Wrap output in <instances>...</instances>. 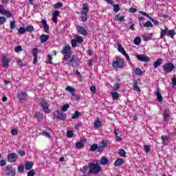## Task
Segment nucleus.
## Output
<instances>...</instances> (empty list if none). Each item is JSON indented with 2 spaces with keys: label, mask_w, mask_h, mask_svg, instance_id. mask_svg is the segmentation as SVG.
<instances>
[{
  "label": "nucleus",
  "mask_w": 176,
  "mask_h": 176,
  "mask_svg": "<svg viewBox=\"0 0 176 176\" xmlns=\"http://www.w3.org/2000/svg\"><path fill=\"white\" fill-rule=\"evenodd\" d=\"M80 171L83 174L82 176L97 175L102 171V168L97 163L90 162L88 165H85Z\"/></svg>",
  "instance_id": "f257e3e1"
},
{
  "label": "nucleus",
  "mask_w": 176,
  "mask_h": 176,
  "mask_svg": "<svg viewBox=\"0 0 176 176\" xmlns=\"http://www.w3.org/2000/svg\"><path fill=\"white\" fill-rule=\"evenodd\" d=\"M112 67L116 69H122L124 68V59L120 58V56H116L115 60H113L111 63Z\"/></svg>",
  "instance_id": "f03ea898"
},
{
  "label": "nucleus",
  "mask_w": 176,
  "mask_h": 176,
  "mask_svg": "<svg viewBox=\"0 0 176 176\" xmlns=\"http://www.w3.org/2000/svg\"><path fill=\"white\" fill-rule=\"evenodd\" d=\"M90 11V9L89 8V4L87 3H85L82 5V8L80 14V18H81V21L82 23H86L87 21V13Z\"/></svg>",
  "instance_id": "7ed1b4c3"
},
{
  "label": "nucleus",
  "mask_w": 176,
  "mask_h": 176,
  "mask_svg": "<svg viewBox=\"0 0 176 176\" xmlns=\"http://www.w3.org/2000/svg\"><path fill=\"white\" fill-rule=\"evenodd\" d=\"M61 53L63 55L64 60H69V58H71V56H72V50L71 49V46L69 45L65 46Z\"/></svg>",
  "instance_id": "20e7f679"
},
{
  "label": "nucleus",
  "mask_w": 176,
  "mask_h": 176,
  "mask_svg": "<svg viewBox=\"0 0 176 176\" xmlns=\"http://www.w3.org/2000/svg\"><path fill=\"white\" fill-rule=\"evenodd\" d=\"M40 105L41 107H43V111L45 113H50V109L49 107H50V104L47 103L46 100L45 98H40Z\"/></svg>",
  "instance_id": "39448f33"
},
{
  "label": "nucleus",
  "mask_w": 176,
  "mask_h": 176,
  "mask_svg": "<svg viewBox=\"0 0 176 176\" xmlns=\"http://www.w3.org/2000/svg\"><path fill=\"white\" fill-rule=\"evenodd\" d=\"M53 116L56 120H65L67 119V114L58 110L54 111Z\"/></svg>",
  "instance_id": "423d86ee"
},
{
  "label": "nucleus",
  "mask_w": 176,
  "mask_h": 176,
  "mask_svg": "<svg viewBox=\"0 0 176 176\" xmlns=\"http://www.w3.org/2000/svg\"><path fill=\"white\" fill-rule=\"evenodd\" d=\"M67 61V64H71L72 67H78L79 65V58L78 57V55H72Z\"/></svg>",
  "instance_id": "0eeeda50"
},
{
  "label": "nucleus",
  "mask_w": 176,
  "mask_h": 176,
  "mask_svg": "<svg viewBox=\"0 0 176 176\" xmlns=\"http://www.w3.org/2000/svg\"><path fill=\"white\" fill-rule=\"evenodd\" d=\"M164 72H166V74H170V72H173L174 71L175 66L172 63H168L162 66Z\"/></svg>",
  "instance_id": "6e6552de"
},
{
  "label": "nucleus",
  "mask_w": 176,
  "mask_h": 176,
  "mask_svg": "<svg viewBox=\"0 0 176 176\" xmlns=\"http://www.w3.org/2000/svg\"><path fill=\"white\" fill-rule=\"evenodd\" d=\"M6 175L7 176H16V168H13V166L8 165L6 167L5 169Z\"/></svg>",
  "instance_id": "1a4fd4ad"
},
{
  "label": "nucleus",
  "mask_w": 176,
  "mask_h": 176,
  "mask_svg": "<svg viewBox=\"0 0 176 176\" xmlns=\"http://www.w3.org/2000/svg\"><path fill=\"white\" fill-rule=\"evenodd\" d=\"M18 158L19 155H17V153H10L8 155L7 157L8 163H16Z\"/></svg>",
  "instance_id": "9d476101"
},
{
  "label": "nucleus",
  "mask_w": 176,
  "mask_h": 176,
  "mask_svg": "<svg viewBox=\"0 0 176 176\" xmlns=\"http://www.w3.org/2000/svg\"><path fill=\"white\" fill-rule=\"evenodd\" d=\"M139 13H140V14H142V16H145V17H147V19H149V20H151L152 21V23H153V24H155V25H159V24L160 23V22L155 19H153L151 17V16H149V14L144 11H139Z\"/></svg>",
  "instance_id": "9b49d317"
},
{
  "label": "nucleus",
  "mask_w": 176,
  "mask_h": 176,
  "mask_svg": "<svg viewBox=\"0 0 176 176\" xmlns=\"http://www.w3.org/2000/svg\"><path fill=\"white\" fill-rule=\"evenodd\" d=\"M136 58H138V61H142L143 63H148V61H151V58L144 54L136 55Z\"/></svg>",
  "instance_id": "f8f14e48"
},
{
  "label": "nucleus",
  "mask_w": 176,
  "mask_h": 176,
  "mask_svg": "<svg viewBox=\"0 0 176 176\" xmlns=\"http://www.w3.org/2000/svg\"><path fill=\"white\" fill-rule=\"evenodd\" d=\"M140 85H141V80L140 78L133 80V90H135V91H141Z\"/></svg>",
  "instance_id": "ddd939ff"
},
{
  "label": "nucleus",
  "mask_w": 176,
  "mask_h": 176,
  "mask_svg": "<svg viewBox=\"0 0 176 176\" xmlns=\"http://www.w3.org/2000/svg\"><path fill=\"white\" fill-rule=\"evenodd\" d=\"M76 30L78 31V32H79V34H80L81 35H83V36H87L88 35V32L87 30H86V29H85V28H83V26H80V25H77L76 26Z\"/></svg>",
  "instance_id": "4468645a"
},
{
  "label": "nucleus",
  "mask_w": 176,
  "mask_h": 176,
  "mask_svg": "<svg viewBox=\"0 0 176 176\" xmlns=\"http://www.w3.org/2000/svg\"><path fill=\"white\" fill-rule=\"evenodd\" d=\"M9 63H10V59H6V55L5 54L2 56V65L4 68H8L9 67Z\"/></svg>",
  "instance_id": "2eb2a0df"
},
{
  "label": "nucleus",
  "mask_w": 176,
  "mask_h": 176,
  "mask_svg": "<svg viewBox=\"0 0 176 176\" xmlns=\"http://www.w3.org/2000/svg\"><path fill=\"white\" fill-rule=\"evenodd\" d=\"M41 24L43 25L45 32H46V34H49V30H50V28L49 27L47 21H46V19H43L41 21Z\"/></svg>",
  "instance_id": "dca6fc26"
},
{
  "label": "nucleus",
  "mask_w": 176,
  "mask_h": 176,
  "mask_svg": "<svg viewBox=\"0 0 176 176\" xmlns=\"http://www.w3.org/2000/svg\"><path fill=\"white\" fill-rule=\"evenodd\" d=\"M58 16H60V11L54 10L52 12V21L56 24L57 21H58Z\"/></svg>",
  "instance_id": "f3484780"
},
{
  "label": "nucleus",
  "mask_w": 176,
  "mask_h": 176,
  "mask_svg": "<svg viewBox=\"0 0 176 176\" xmlns=\"http://www.w3.org/2000/svg\"><path fill=\"white\" fill-rule=\"evenodd\" d=\"M32 53L34 56L33 64L35 65L38 63V49L33 48Z\"/></svg>",
  "instance_id": "a211bd4d"
},
{
  "label": "nucleus",
  "mask_w": 176,
  "mask_h": 176,
  "mask_svg": "<svg viewBox=\"0 0 176 176\" xmlns=\"http://www.w3.org/2000/svg\"><path fill=\"white\" fill-rule=\"evenodd\" d=\"M168 32V28H167V26H165L164 29L161 28L160 36V39H163V38H164L166 35L167 36Z\"/></svg>",
  "instance_id": "6ab92c4d"
},
{
  "label": "nucleus",
  "mask_w": 176,
  "mask_h": 176,
  "mask_svg": "<svg viewBox=\"0 0 176 176\" xmlns=\"http://www.w3.org/2000/svg\"><path fill=\"white\" fill-rule=\"evenodd\" d=\"M163 116H164V122L168 121V119H170V109H165L164 111Z\"/></svg>",
  "instance_id": "aec40b11"
},
{
  "label": "nucleus",
  "mask_w": 176,
  "mask_h": 176,
  "mask_svg": "<svg viewBox=\"0 0 176 176\" xmlns=\"http://www.w3.org/2000/svg\"><path fill=\"white\" fill-rule=\"evenodd\" d=\"M161 140H162V144H164V145H168V144L170 142L169 137H168L167 135H162L161 136Z\"/></svg>",
  "instance_id": "412c9836"
},
{
  "label": "nucleus",
  "mask_w": 176,
  "mask_h": 176,
  "mask_svg": "<svg viewBox=\"0 0 176 176\" xmlns=\"http://www.w3.org/2000/svg\"><path fill=\"white\" fill-rule=\"evenodd\" d=\"M34 117L36 118L38 122H42V120H43V113L41 111H36Z\"/></svg>",
  "instance_id": "4be33fe9"
},
{
  "label": "nucleus",
  "mask_w": 176,
  "mask_h": 176,
  "mask_svg": "<svg viewBox=\"0 0 176 176\" xmlns=\"http://www.w3.org/2000/svg\"><path fill=\"white\" fill-rule=\"evenodd\" d=\"M108 163H109V160H108L107 157H102V158H100V164L102 166H107Z\"/></svg>",
  "instance_id": "5701e85b"
},
{
  "label": "nucleus",
  "mask_w": 176,
  "mask_h": 176,
  "mask_svg": "<svg viewBox=\"0 0 176 176\" xmlns=\"http://www.w3.org/2000/svg\"><path fill=\"white\" fill-rule=\"evenodd\" d=\"M32 167H34V162H27L25 164V170H31V168H32Z\"/></svg>",
  "instance_id": "b1692460"
},
{
  "label": "nucleus",
  "mask_w": 176,
  "mask_h": 176,
  "mask_svg": "<svg viewBox=\"0 0 176 176\" xmlns=\"http://www.w3.org/2000/svg\"><path fill=\"white\" fill-rule=\"evenodd\" d=\"M49 38H50L49 35L42 34L40 36V41L41 43H45V42H47V40L49 39Z\"/></svg>",
  "instance_id": "393cba45"
},
{
  "label": "nucleus",
  "mask_w": 176,
  "mask_h": 176,
  "mask_svg": "<svg viewBox=\"0 0 176 176\" xmlns=\"http://www.w3.org/2000/svg\"><path fill=\"white\" fill-rule=\"evenodd\" d=\"M65 90L66 91H69V93H71L72 96H73L74 94L76 93V90L74 87H72L71 86L66 87Z\"/></svg>",
  "instance_id": "a878e982"
},
{
  "label": "nucleus",
  "mask_w": 176,
  "mask_h": 176,
  "mask_svg": "<svg viewBox=\"0 0 176 176\" xmlns=\"http://www.w3.org/2000/svg\"><path fill=\"white\" fill-rule=\"evenodd\" d=\"M123 163H124V160L122 158H120L116 160L114 162V166H116V167H119V166H122Z\"/></svg>",
  "instance_id": "bb28decb"
},
{
  "label": "nucleus",
  "mask_w": 176,
  "mask_h": 176,
  "mask_svg": "<svg viewBox=\"0 0 176 176\" xmlns=\"http://www.w3.org/2000/svg\"><path fill=\"white\" fill-rule=\"evenodd\" d=\"M1 14H5L8 19H10L13 16L12 12L9 10H4Z\"/></svg>",
  "instance_id": "cd10ccee"
},
{
  "label": "nucleus",
  "mask_w": 176,
  "mask_h": 176,
  "mask_svg": "<svg viewBox=\"0 0 176 176\" xmlns=\"http://www.w3.org/2000/svg\"><path fill=\"white\" fill-rule=\"evenodd\" d=\"M174 35H175V30H168L166 36H170L172 39H174Z\"/></svg>",
  "instance_id": "c85d7f7f"
},
{
  "label": "nucleus",
  "mask_w": 176,
  "mask_h": 176,
  "mask_svg": "<svg viewBox=\"0 0 176 176\" xmlns=\"http://www.w3.org/2000/svg\"><path fill=\"white\" fill-rule=\"evenodd\" d=\"M27 98V93L25 92H21L18 94V98L19 100H25V98Z\"/></svg>",
  "instance_id": "c756f323"
},
{
  "label": "nucleus",
  "mask_w": 176,
  "mask_h": 176,
  "mask_svg": "<svg viewBox=\"0 0 176 176\" xmlns=\"http://www.w3.org/2000/svg\"><path fill=\"white\" fill-rule=\"evenodd\" d=\"M124 16H121L120 13H118L117 15H116L115 19L117 21H124Z\"/></svg>",
  "instance_id": "7c9ffc66"
},
{
  "label": "nucleus",
  "mask_w": 176,
  "mask_h": 176,
  "mask_svg": "<svg viewBox=\"0 0 176 176\" xmlns=\"http://www.w3.org/2000/svg\"><path fill=\"white\" fill-rule=\"evenodd\" d=\"M117 46H118L117 49L120 53H122V54H124L126 52V50H124V47H122V44L118 43Z\"/></svg>",
  "instance_id": "2f4dec72"
},
{
  "label": "nucleus",
  "mask_w": 176,
  "mask_h": 176,
  "mask_svg": "<svg viewBox=\"0 0 176 176\" xmlns=\"http://www.w3.org/2000/svg\"><path fill=\"white\" fill-rule=\"evenodd\" d=\"M163 63V59L162 58H159L158 60H157L153 65L155 68H157V67H160V65H162V63Z\"/></svg>",
  "instance_id": "473e14b6"
},
{
  "label": "nucleus",
  "mask_w": 176,
  "mask_h": 176,
  "mask_svg": "<svg viewBox=\"0 0 176 176\" xmlns=\"http://www.w3.org/2000/svg\"><path fill=\"white\" fill-rule=\"evenodd\" d=\"M97 149H98V144H93L89 148L90 152H96Z\"/></svg>",
  "instance_id": "72a5a7b5"
},
{
  "label": "nucleus",
  "mask_w": 176,
  "mask_h": 176,
  "mask_svg": "<svg viewBox=\"0 0 176 176\" xmlns=\"http://www.w3.org/2000/svg\"><path fill=\"white\" fill-rule=\"evenodd\" d=\"M155 96H157L159 102H162V101H163V96H162V94H160L159 90H157V92H155Z\"/></svg>",
  "instance_id": "f704fd0d"
},
{
  "label": "nucleus",
  "mask_w": 176,
  "mask_h": 176,
  "mask_svg": "<svg viewBox=\"0 0 176 176\" xmlns=\"http://www.w3.org/2000/svg\"><path fill=\"white\" fill-rule=\"evenodd\" d=\"M111 96L113 100H119V93L118 92H111Z\"/></svg>",
  "instance_id": "c9c22d12"
},
{
  "label": "nucleus",
  "mask_w": 176,
  "mask_h": 176,
  "mask_svg": "<svg viewBox=\"0 0 176 176\" xmlns=\"http://www.w3.org/2000/svg\"><path fill=\"white\" fill-rule=\"evenodd\" d=\"M25 30L27 32H32L35 30V28H34L32 25H29L26 26Z\"/></svg>",
  "instance_id": "e433bc0d"
},
{
  "label": "nucleus",
  "mask_w": 176,
  "mask_h": 176,
  "mask_svg": "<svg viewBox=\"0 0 176 176\" xmlns=\"http://www.w3.org/2000/svg\"><path fill=\"white\" fill-rule=\"evenodd\" d=\"M25 32H26V30H25V28H24V27H21L18 30L19 35H24V34H25Z\"/></svg>",
  "instance_id": "4c0bfd02"
},
{
  "label": "nucleus",
  "mask_w": 176,
  "mask_h": 176,
  "mask_svg": "<svg viewBox=\"0 0 176 176\" xmlns=\"http://www.w3.org/2000/svg\"><path fill=\"white\" fill-rule=\"evenodd\" d=\"M79 116H80V113L79 111H75L72 116V119H78Z\"/></svg>",
  "instance_id": "58836bf2"
},
{
  "label": "nucleus",
  "mask_w": 176,
  "mask_h": 176,
  "mask_svg": "<svg viewBox=\"0 0 176 176\" xmlns=\"http://www.w3.org/2000/svg\"><path fill=\"white\" fill-rule=\"evenodd\" d=\"M134 45H138L141 43V37L137 36L133 40Z\"/></svg>",
  "instance_id": "ea45409f"
},
{
  "label": "nucleus",
  "mask_w": 176,
  "mask_h": 176,
  "mask_svg": "<svg viewBox=\"0 0 176 176\" xmlns=\"http://www.w3.org/2000/svg\"><path fill=\"white\" fill-rule=\"evenodd\" d=\"M76 148L78 149H82V148H85V144H83L82 142H78L76 144Z\"/></svg>",
  "instance_id": "a19ab883"
},
{
  "label": "nucleus",
  "mask_w": 176,
  "mask_h": 176,
  "mask_svg": "<svg viewBox=\"0 0 176 176\" xmlns=\"http://www.w3.org/2000/svg\"><path fill=\"white\" fill-rule=\"evenodd\" d=\"M118 155L121 157H126V151L124 149L121 148L119 150Z\"/></svg>",
  "instance_id": "79ce46f5"
},
{
  "label": "nucleus",
  "mask_w": 176,
  "mask_h": 176,
  "mask_svg": "<svg viewBox=\"0 0 176 176\" xmlns=\"http://www.w3.org/2000/svg\"><path fill=\"white\" fill-rule=\"evenodd\" d=\"M101 121L100 120H96L94 122V127L95 129H100V127H101Z\"/></svg>",
  "instance_id": "37998d69"
},
{
  "label": "nucleus",
  "mask_w": 176,
  "mask_h": 176,
  "mask_svg": "<svg viewBox=\"0 0 176 176\" xmlns=\"http://www.w3.org/2000/svg\"><path fill=\"white\" fill-rule=\"evenodd\" d=\"M135 74L138 76H141V75H142V70H141V69H140V68H135Z\"/></svg>",
  "instance_id": "c03bdc74"
},
{
  "label": "nucleus",
  "mask_w": 176,
  "mask_h": 176,
  "mask_svg": "<svg viewBox=\"0 0 176 176\" xmlns=\"http://www.w3.org/2000/svg\"><path fill=\"white\" fill-rule=\"evenodd\" d=\"M68 108H69V104H66L61 107L62 112H67L68 111Z\"/></svg>",
  "instance_id": "a18cd8bd"
},
{
  "label": "nucleus",
  "mask_w": 176,
  "mask_h": 176,
  "mask_svg": "<svg viewBox=\"0 0 176 176\" xmlns=\"http://www.w3.org/2000/svg\"><path fill=\"white\" fill-rule=\"evenodd\" d=\"M143 27H145L146 28H149V27H153V25L152 24V22L148 21L143 25Z\"/></svg>",
  "instance_id": "49530a36"
},
{
  "label": "nucleus",
  "mask_w": 176,
  "mask_h": 176,
  "mask_svg": "<svg viewBox=\"0 0 176 176\" xmlns=\"http://www.w3.org/2000/svg\"><path fill=\"white\" fill-rule=\"evenodd\" d=\"M10 30H15L16 28V21H12L10 22Z\"/></svg>",
  "instance_id": "de8ad7c7"
},
{
  "label": "nucleus",
  "mask_w": 176,
  "mask_h": 176,
  "mask_svg": "<svg viewBox=\"0 0 176 176\" xmlns=\"http://www.w3.org/2000/svg\"><path fill=\"white\" fill-rule=\"evenodd\" d=\"M76 101H80L82 96L80 95H76L75 93L72 95Z\"/></svg>",
  "instance_id": "09e8293b"
},
{
  "label": "nucleus",
  "mask_w": 176,
  "mask_h": 176,
  "mask_svg": "<svg viewBox=\"0 0 176 176\" xmlns=\"http://www.w3.org/2000/svg\"><path fill=\"white\" fill-rule=\"evenodd\" d=\"M67 138H72L74 137V132L71 130L67 131Z\"/></svg>",
  "instance_id": "8fccbe9b"
},
{
  "label": "nucleus",
  "mask_w": 176,
  "mask_h": 176,
  "mask_svg": "<svg viewBox=\"0 0 176 176\" xmlns=\"http://www.w3.org/2000/svg\"><path fill=\"white\" fill-rule=\"evenodd\" d=\"M63 6V3L58 2L54 5V9H60Z\"/></svg>",
  "instance_id": "3c124183"
},
{
  "label": "nucleus",
  "mask_w": 176,
  "mask_h": 176,
  "mask_svg": "<svg viewBox=\"0 0 176 176\" xmlns=\"http://www.w3.org/2000/svg\"><path fill=\"white\" fill-rule=\"evenodd\" d=\"M52 60H53V57H52V55L48 54L47 55V60H46V64H52Z\"/></svg>",
  "instance_id": "603ef678"
},
{
  "label": "nucleus",
  "mask_w": 176,
  "mask_h": 176,
  "mask_svg": "<svg viewBox=\"0 0 176 176\" xmlns=\"http://www.w3.org/2000/svg\"><path fill=\"white\" fill-rule=\"evenodd\" d=\"M144 152H146V153H149V152H151V146L144 145Z\"/></svg>",
  "instance_id": "864d4df0"
},
{
  "label": "nucleus",
  "mask_w": 176,
  "mask_h": 176,
  "mask_svg": "<svg viewBox=\"0 0 176 176\" xmlns=\"http://www.w3.org/2000/svg\"><path fill=\"white\" fill-rule=\"evenodd\" d=\"M119 10H120V7L119 6L118 4H116L113 6V11L116 13H118V12H119Z\"/></svg>",
  "instance_id": "5fc2aeb1"
},
{
  "label": "nucleus",
  "mask_w": 176,
  "mask_h": 176,
  "mask_svg": "<svg viewBox=\"0 0 176 176\" xmlns=\"http://www.w3.org/2000/svg\"><path fill=\"white\" fill-rule=\"evenodd\" d=\"M22 51H23V47H21V45H18L14 49V52L15 53H19V52H22Z\"/></svg>",
  "instance_id": "6e6d98bb"
},
{
  "label": "nucleus",
  "mask_w": 176,
  "mask_h": 176,
  "mask_svg": "<svg viewBox=\"0 0 176 176\" xmlns=\"http://www.w3.org/2000/svg\"><path fill=\"white\" fill-rule=\"evenodd\" d=\"M18 173H24V165L21 164L18 166Z\"/></svg>",
  "instance_id": "4d7b16f0"
},
{
  "label": "nucleus",
  "mask_w": 176,
  "mask_h": 176,
  "mask_svg": "<svg viewBox=\"0 0 176 176\" xmlns=\"http://www.w3.org/2000/svg\"><path fill=\"white\" fill-rule=\"evenodd\" d=\"M76 41H77L78 43H83V38L80 36H78L76 37Z\"/></svg>",
  "instance_id": "13d9d810"
},
{
  "label": "nucleus",
  "mask_w": 176,
  "mask_h": 176,
  "mask_svg": "<svg viewBox=\"0 0 176 176\" xmlns=\"http://www.w3.org/2000/svg\"><path fill=\"white\" fill-rule=\"evenodd\" d=\"M6 22V18L5 16H0V25L5 24Z\"/></svg>",
  "instance_id": "bf43d9fd"
},
{
  "label": "nucleus",
  "mask_w": 176,
  "mask_h": 176,
  "mask_svg": "<svg viewBox=\"0 0 176 176\" xmlns=\"http://www.w3.org/2000/svg\"><path fill=\"white\" fill-rule=\"evenodd\" d=\"M78 46V41L76 39L72 40V47H76Z\"/></svg>",
  "instance_id": "052dcab7"
},
{
  "label": "nucleus",
  "mask_w": 176,
  "mask_h": 176,
  "mask_svg": "<svg viewBox=\"0 0 176 176\" xmlns=\"http://www.w3.org/2000/svg\"><path fill=\"white\" fill-rule=\"evenodd\" d=\"M42 135L44 137H46L47 138H50V133H49L48 132H47L46 131H43L42 133Z\"/></svg>",
  "instance_id": "680f3d73"
},
{
  "label": "nucleus",
  "mask_w": 176,
  "mask_h": 176,
  "mask_svg": "<svg viewBox=\"0 0 176 176\" xmlns=\"http://www.w3.org/2000/svg\"><path fill=\"white\" fill-rule=\"evenodd\" d=\"M102 145H100V146H102V148H107V146H108V143L107 142V140H102L101 142Z\"/></svg>",
  "instance_id": "e2e57ef3"
},
{
  "label": "nucleus",
  "mask_w": 176,
  "mask_h": 176,
  "mask_svg": "<svg viewBox=\"0 0 176 176\" xmlns=\"http://www.w3.org/2000/svg\"><path fill=\"white\" fill-rule=\"evenodd\" d=\"M113 90H115V91H117V90H119V89H120V85H119V83H116L113 85Z\"/></svg>",
  "instance_id": "0e129e2a"
},
{
  "label": "nucleus",
  "mask_w": 176,
  "mask_h": 176,
  "mask_svg": "<svg viewBox=\"0 0 176 176\" xmlns=\"http://www.w3.org/2000/svg\"><path fill=\"white\" fill-rule=\"evenodd\" d=\"M11 134L12 135H17V134H19V131L16 129H12L11 131Z\"/></svg>",
  "instance_id": "69168bd1"
},
{
  "label": "nucleus",
  "mask_w": 176,
  "mask_h": 176,
  "mask_svg": "<svg viewBox=\"0 0 176 176\" xmlns=\"http://www.w3.org/2000/svg\"><path fill=\"white\" fill-rule=\"evenodd\" d=\"M97 151L98 153H102V152H104V147H102V146H98Z\"/></svg>",
  "instance_id": "338daca9"
},
{
  "label": "nucleus",
  "mask_w": 176,
  "mask_h": 176,
  "mask_svg": "<svg viewBox=\"0 0 176 176\" xmlns=\"http://www.w3.org/2000/svg\"><path fill=\"white\" fill-rule=\"evenodd\" d=\"M34 175H35V172L34 171V170H30L28 173V176H34Z\"/></svg>",
  "instance_id": "774afa93"
}]
</instances>
